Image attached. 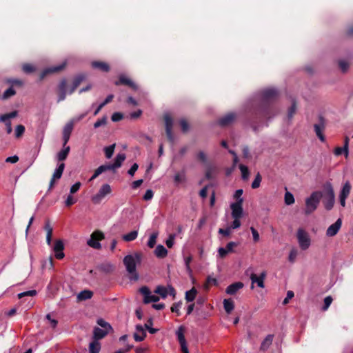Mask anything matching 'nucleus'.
Segmentation results:
<instances>
[{
    "instance_id": "69168bd1",
    "label": "nucleus",
    "mask_w": 353,
    "mask_h": 353,
    "mask_svg": "<svg viewBox=\"0 0 353 353\" xmlns=\"http://www.w3.org/2000/svg\"><path fill=\"white\" fill-rule=\"evenodd\" d=\"M154 193L152 190H148L145 194L143 195V200L145 201H149L151 200L153 197Z\"/></svg>"
},
{
    "instance_id": "72a5a7b5",
    "label": "nucleus",
    "mask_w": 353,
    "mask_h": 353,
    "mask_svg": "<svg viewBox=\"0 0 353 353\" xmlns=\"http://www.w3.org/2000/svg\"><path fill=\"white\" fill-rule=\"evenodd\" d=\"M263 95L266 99H271L275 98L277 95V91L274 89H267L263 91Z\"/></svg>"
},
{
    "instance_id": "79ce46f5",
    "label": "nucleus",
    "mask_w": 353,
    "mask_h": 353,
    "mask_svg": "<svg viewBox=\"0 0 353 353\" xmlns=\"http://www.w3.org/2000/svg\"><path fill=\"white\" fill-rule=\"evenodd\" d=\"M157 236H158L157 232H154L150 235L149 240L148 241V246L149 248H152L154 247L156 242H157Z\"/></svg>"
},
{
    "instance_id": "9d476101",
    "label": "nucleus",
    "mask_w": 353,
    "mask_h": 353,
    "mask_svg": "<svg viewBox=\"0 0 353 353\" xmlns=\"http://www.w3.org/2000/svg\"><path fill=\"white\" fill-rule=\"evenodd\" d=\"M243 199H240L235 203L231 204L232 216L233 219L241 218L243 214Z\"/></svg>"
},
{
    "instance_id": "338daca9",
    "label": "nucleus",
    "mask_w": 353,
    "mask_h": 353,
    "mask_svg": "<svg viewBox=\"0 0 353 353\" xmlns=\"http://www.w3.org/2000/svg\"><path fill=\"white\" fill-rule=\"evenodd\" d=\"M81 185V183L80 182L75 183L72 187L70 188V194H74L76 193L80 188Z\"/></svg>"
},
{
    "instance_id": "a18cd8bd",
    "label": "nucleus",
    "mask_w": 353,
    "mask_h": 353,
    "mask_svg": "<svg viewBox=\"0 0 353 353\" xmlns=\"http://www.w3.org/2000/svg\"><path fill=\"white\" fill-rule=\"evenodd\" d=\"M261 180H262V178H261L260 173H257L254 181L252 183V188L253 189H256V188H259Z\"/></svg>"
},
{
    "instance_id": "7c9ffc66",
    "label": "nucleus",
    "mask_w": 353,
    "mask_h": 353,
    "mask_svg": "<svg viewBox=\"0 0 353 353\" xmlns=\"http://www.w3.org/2000/svg\"><path fill=\"white\" fill-rule=\"evenodd\" d=\"M93 292L90 290H83L79 292L77 295V299L79 301H85L92 298Z\"/></svg>"
},
{
    "instance_id": "f257e3e1",
    "label": "nucleus",
    "mask_w": 353,
    "mask_h": 353,
    "mask_svg": "<svg viewBox=\"0 0 353 353\" xmlns=\"http://www.w3.org/2000/svg\"><path fill=\"white\" fill-rule=\"evenodd\" d=\"M322 194L321 192L316 191L311 194V195L305 200V214L312 213L318 207Z\"/></svg>"
},
{
    "instance_id": "37998d69",
    "label": "nucleus",
    "mask_w": 353,
    "mask_h": 353,
    "mask_svg": "<svg viewBox=\"0 0 353 353\" xmlns=\"http://www.w3.org/2000/svg\"><path fill=\"white\" fill-rule=\"evenodd\" d=\"M325 189L326 190L327 197H335L334 189L330 183H327L325 185Z\"/></svg>"
},
{
    "instance_id": "f704fd0d",
    "label": "nucleus",
    "mask_w": 353,
    "mask_h": 353,
    "mask_svg": "<svg viewBox=\"0 0 353 353\" xmlns=\"http://www.w3.org/2000/svg\"><path fill=\"white\" fill-rule=\"evenodd\" d=\"M273 341V335L269 334L268 335L265 339L263 340L261 345V349L263 350H267L270 345L272 344Z\"/></svg>"
},
{
    "instance_id": "cd10ccee",
    "label": "nucleus",
    "mask_w": 353,
    "mask_h": 353,
    "mask_svg": "<svg viewBox=\"0 0 353 353\" xmlns=\"http://www.w3.org/2000/svg\"><path fill=\"white\" fill-rule=\"evenodd\" d=\"M154 254L158 258H165L168 255V250L162 245H158L154 250Z\"/></svg>"
},
{
    "instance_id": "c85d7f7f",
    "label": "nucleus",
    "mask_w": 353,
    "mask_h": 353,
    "mask_svg": "<svg viewBox=\"0 0 353 353\" xmlns=\"http://www.w3.org/2000/svg\"><path fill=\"white\" fill-rule=\"evenodd\" d=\"M63 148H64L63 150H61L60 152H59L57 155V158L59 161H63L65 160L69 152H70V146H65Z\"/></svg>"
},
{
    "instance_id": "13d9d810",
    "label": "nucleus",
    "mask_w": 353,
    "mask_h": 353,
    "mask_svg": "<svg viewBox=\"0 0 353 353\" xmlns=\"http://www.w3.org/2000/svg\"><path fill=\"white\" fill-rule=\"evenodd\" d=\"M76 202H77V199H74L72 196H71L70 194L68 196V197L65 201V204L67 207H70V206L72 205L73 204H74Z\"/></svg>"
},
{
    "instance_id": "ea45409f",
    "label": "nucleus",
    "mask_w": 353,
    "mask_h": 353,
    "mask_svg": "<svg viewBox=\"0 0 353 353\" xmlns=\"http://www.w3.org/2000/svg\"><path fill=\"white\" fill-rule=\"evenodd\" d=\"M114 148H115L114 143L110 146L105 147L104 148L105 155L107 159H110L112 157V155L114 154Z\"/></svg>"
},
{
    "instance_id": "7ed1b4c3",
    "label": "nucleus",
    "mask_w": 353,
    "mask_h": 353,
    "mask_svg": "<svg viewBox=\"0 0 353 353\" xmlns=\"http://www.w3.org/2000/svg\"><path fill=\"white\" fill-rule=\"evenodd\" d=\"M112 192V188L109 184H103L98 192L93 195L91 198V201L94 204H99L101 201L108 194Z\"/></svg>"
},
{
    "instance_id": "052dcab7",
    "label": "nucleus",
    "mask_w": 353,
    "mask_h": 353,
    "mask_svg": "<svg viewBox=\"0 0 353 353\" xmlns=\"http://www.w3.org/2000/svg\"><path fill=\"white\" fill-rule=\"evenodd\" d=\"M106 122H107V119L105 117H103V118H101V119H98L94 123V127L95 128H99L100 126L101 125H104L106 124Z\"/></svg>"
},
{
    "instance_id": "ddd939ff",
    "label": "nucleus",
    "mask_w": 353,
    "mask_h": 353,
    "mask_svg": "<svg viewBox=\"0 0 353 353\" xmlns=\"http://www.w3.org/2000/svg\"><path fill=\"white\" fill-rule=\"evenodd\" d=\"M325 127V124L322 117L320 118L319 123L314 124V125L315 133L322 142L325 141V137L323 134Z\"/></svg>"
},
{
    "instance_id": "e2e57ef3",
    "label": "nucleus",
    "mask_w": 353,
    "mask_h": 353,
    "mask_svg": "<svg viewBox=\"0 0 353 353\" xmlns=\"http://www.w3.org/2000/svg\"><path fill=\"white\" fill-rule=\"evenodd\" d=\"M37 294V291L36 290H29V291H26V292H22V293H20L18 294V297L19 299L25 296H33L34 295H36Z\"/></svg>"
},
{
    "instance_id": "aec40b11",
    "label": "nucleus",
    "mask_w": 353,
    "mask_h": 353,
    "mask_svg": "<svg viewBox=\"0 0 353 353\" xmlns=\"http://www.w3.org/2000/svg\"><path fill=\"white\" fill-rule=\"evenodd\" d=\"M121 84L128 85L134 90H137V85L130 78L125 75H121L119 78V80L115 82L116 85H119Z\"/></svg>"
},
{
    "instance_id": "473e14b6",
    "label": "nucleus",
    "mask_w": 353,
    "mask_h": 353,
    "mask_svg": "<svg viewBox=\"0 0 353 353\" xmlns=\"http://www.w3.org/2000/svg\"><path fill=\"white\" fill-rule=\"evenodd\" d=\"M223 307L225 312L230 314L234 308V301L230 299H224Z\"/></svg>"
},
{
    "instance_id": "c756f323",
    "label": "nucleus",
    "mask_w": 353,
    "mask_h": 353,
    "mask_svg": "<svg viewBox=\"0 0 353 353\" xmlns=\"http://www.w3.org/2000/svg\"><path fill=\"white\" fill-rule=\"evenodd\" d=\"M101 350V343L99 341L93 339L89 345L90 353H99Z\"/></svg>"
},
{
    "instance_id": "de8ad7c7",
    "label": "nucleus",
    "mask_w": 353,
    "mask_h": 353,
    "mask_svg": "<svg viewBox=\"0 0 353 353\" xmlns=\"http://www.w3.org/2000/svg\"><path fill=\"white\" fill-rule=\"evenodd\" d=\"M15 94V90L12 88H10L3 92L2 98L3 99H8V98L14 96Z\"/></svg>"
},
{
    "instance_id": "4d7b16f0",
    "label": "nucleus",
    "mask_w": 353,
    "mask_h": 353,
    "mask_svg": "<svg viewBox=\"0 0 353 353\" xmlns=\"http://www.w3.org/2000/svg\"><path fill=\"white\" fill-rule=\"evenodd\" d=\"M97 323L99 324V325H100L102 328H103L105 330H110L112 328L109 323H108L107 322H105L104 320H103L101 319H99L97 321Z\"/></svg>"
},
{
    "instance_id": "774afa93",
    "label": "nucleus",
    "mask_w": 353,
    "mask_h": 353,
    "mask_svg": "<svg viewBox=\"0 0 353 353\" xmlns=\"http://www.w3.org/2000/svg\"><path fill=\"white\" fill-rule=\"evenodd\" d=\"M111 119L114 122L119 121L123 119V114L120 112H115L112 115Z\"/></svg>"
},
{
    "instance_id": "412c9836",
    "label": "nucleus",
    "mask_w": 353,
    "mask_h": 353,
    "mask_svg": "<svg viewBox=\"0 0 353 353\" xmlns=\"http://www.w3.org/2000/svg\"><path fill=\"white\" fill-rule=\"evenodd\" d=\"M146 332L141 325L136 326V332L134 334V339L136 341L140 342L145 339Z\"/></svg>"
},
{
    "instance_id": "3c124183",
    "label": "nucleus",
    "mask_w": 353,
    "mask_h": 353,
    "mask_svg": "<svg viewBox=\"0 0 353 353\" xmlns=\"http://www.w3.org/2000/svg\"><path fill=\"white\" fill-rule=\"evenodd\" d=\"M179 123L181 128V130L183 132H187L190 129V125L188 122L185 119H181L179 121Z\"/></svg>"
},
{
    "instance_id": "5701e85b",
    "label": "nucleus",
    "mask_w": 353,
    "mask_h": 353,
    "mask_svg": "<svg viewBox=\"0 0 353 353\" xmlns=\"http://www.w3.org/2000/svg\"><path fill=\"white\" fill-rule=\"evenodd\" d=\"M235 119V115L232 113H230L221 118L219 120V124L221 126H227L231 124Z\"/></svg>"
},
{
    "instance_id": "4468645a",
    "label": "nucleus",
    "mask_w": 353,
    "mask_h": 353,
    "mask_svg": "<svg viewBox=\"0 0 353 353\" xmlns=\"http://www.w3.org/2000/svg\"><path fill=\"white\" fill-rule=\"evenodd\" d=\"M165 124V132L169 141L173 142L174 137L172 134V125L173 121L170 115H165L164 117Z\"/></svg>"
},
{
    "instance_id": "8fccbe9b",
    "label": "nucleus",
    "mask_w": 353,
    "mask_h": 353,
    "mask_svg": "<svg viewBox=\"0 0 353 353\" xmlns=\"http://www.w3.org/2000/svg\"><path fill=\"white\" fill-rule=\"evenodd\" d=\"M64 249L63 243L61 240H57L54 243L53 250L54 252L63 251Z\"/></svg>"
},
{
    "instance_id": "680f3d73",
    "label": "nucleus",
    "mask_w": 353,
    "mask_h": 353,
    "mask_svg": "<svg viewBox=\"0 0 353 353\" xmlns=\"http://www.w3.org/2000/svg\"><path fill=\"white\" fill-rule=\"evenodd\" d=\"M216 283H217V281H216V279L208 276L207 278L206 283L205 284V288L208 289L210 285H216Z\"/></svg>"
},
{
    "instance_id": "f3484780",
    "label": "nucleus",
    "mask_w": 353,
    "mask_h": 353,
    "mask_svg": "<svg viewBox=\"0 0 353 353\" xmlns=\"http://www.w3.org/2000/svg\"><path fill=\"white\" fill-rule=\"evenodd\" d=\"M265 276H266L265 272H263L259 276L256 274L253 273L250 275V279L252 281V284L256 283L259 287L263 288H264V280L265 279ZM254 288V285H252V288Z\"/></svg>"
},
{
    "instance_id": "4c0bfd02",
    "label": "nucleus",
    "mask_w": 353,
    "mask_h": 353,
    "mask_svg": "<svg viewBox=\"0 0 353 353\" xmlns=\"http://www.w3.org/2000/svg\"><path fill=\"white\" fill-rule=\"evenodd\" d=\"M197 294V291L194 288H192L190 290L187 291L185 293V299L187 301H192Z\"/></svg>"
},
{
    "instance_id": "c03bdc74",
    "label": "nucleus",
    "mask_w": 353,
    "mask_h": 353,
    "mask_svg": "<svg viewBox=\"0 0 353 353\" xmlns=\"http://www.w3.org/2000/svg\"><path fill=\"white\" fill-rule=\"evenodd\" d=\"M285 203L286 205H292L294 203V196L289 192L285 194Z\"/></svg>"
},
{
    "instance_id": "864d4df0",
    "label": "nucleus",
    "mask_w": 353,
    "mask_h": 353,
    "mask_svg": "<svg viewBox=\"0 0 353 353\" xmlns=\"http://www.w3.org/2000/svg\"><path fill=\"white\" fill-rule=\"evenodd\" d=\"M333 299L331 296H327L324 299V305L322 308L323 311H325L328 309L330 305H331Z\"/></svg>"
},
{
    "instance_id": "e433bc0d",
    "label": "nucleus",
    "mask_w": 353,
    "mask_h": 353,
    "mask_svg": "<svg viewBox=\"0 0 353 353\" xmlns=\"http://www.w3.org/2000/svg\"><path fill=\"white\" fill-rule=\"evenodd\" d=\"M335 203V197H327L324 201L323 204L326 210H330Z\"/></svg>"
},
{
    "instance_id": "58836bf2",
    "label": "nucleus",
    "mask_w": 353,
    "mask_h": 353,
    "mask_svg": "<svg viewBox=\"0 0 353 353\" xmlns=\"http://www.w3.org/2000/svg\"><path fill=\"white\" fill-rule=\"evenodd\" d=\"M239 169L241 172L242 179L243 180H248L250 174V172L248 167L243 164H241L239 165Z\"/></svg>"
},
{
    "instance_id": "bb28decb",
    "label": "nucleus",
    "mask_w": 353,
    "mask_h": 353,
    "mask_svg": "<svg viewBox=\"0 0 353 353\" xmlns=\"http://www.w3.org/2000/svg\"><path fill=\"white\" fill-rule=\"evenodd\" d=\"M44 228L47 233L46 234V242H47L48 245H50L51 244V241H52L53 229H52V227L51 226L49 221H47L46 222Z\"/></svg>"
},
{
    "instance_id": "2eb2a0df",
    "label": "nucleus",
    "mask_w": 353,
    "mask_h": 353,
    "mask_svg": "<svg viewBox=\"0 0 353 353\" xmlns=\"http://www.w3.org/2000/svg\"><path fill=\"white\" fill-rule=\"evenodd\" d=\"M66 65V61L63 62L62 63L55 65V66H51L43 71V72L41 74V79H43L47 74H52L56 73L61 71L65 68Z\"/></svg>"
},
{
    "instance_id": "49530a36",
    "label": "nucleus",
    "mask_w": 353,
    "mask_h": 353,
    "mask_svg": "<svg viewBox=\"0 0 353 353\" xmlns=\"http://www.w3.org/2000/svg\"><path fill=\"white\" fill-rule=\"evenodd\" d=\"M22 69L23 71L27 74L32 73L35 70V68L34 67V65L30 63L23 64L22 66Z\"/></svg>"
},
{
    "instance_id": "393cba45",
    "label": "nucleus",
    "mask_w": 353,
    "mask_h": 353,
    "mask_svg": "<svg viewBox=\"0 0 353 353\" xmlns=\"http://www.w3.org/2000/svg\"><path fill=\"white\" fill-rule=\"evenodd\" d=\"M93 68L98 69L102 72H108L110 70V65L103 61H93L92 63Z\"/></svg>"
},
{
    "instance_id": "20e7f679",
    "label": "nucleus",
    "mask_w": 353,
    "mask_h": 353,
    "mask_svg": "<svg viewBox=\"0 0 353 353\" xmlns=\"http://www.w3.org/2000/svg\"><path fill=\"white\" fill-rule=\"evenodd\" d=\"M104 234L100 230H95L90 236V239L87 241V244L94 249H101L100 241L104 239Z\"/></svg>"
},
{
    "instance_id": "dca6fc26",
    "label": "nucleus",
    "mask_w": 353,
    "mask_h": 353,
    "mask_svg": "<svg viewBox=\"0 0 353 353\" xmlns=\"http://www.w3.org/2000/svg\"><path fill=\"white\" fill-rule=\"evenodd\" d=\"M64 168H65V164L63 163H61L59 165L58 168L54 170L52 177L50 180V189H51L54 186V183H55L56 181L61 179V176L63 174Z\"/></svg>"
},
{
    "instance_id": "09e8293b",
    "label": "nucleus",
    "mask_w": 353,
    "mask_h": 353,
    "mask_svg": "<svg viewBox=\"0 0 353 353\" xmlns=\"http://www.w3.org/2000/svg\"><path fill=\"white\" fill-rule=\"evenodd\" d=\"M25 132V127L23 125H18L15 129L16 138H20Z\"/></svg>"
},
{
    "instance_id": "b1692460",
    "label": "nucleus",
    "mask_w": 353,
    "mask_h": 353,
    "mask_svg": "<svg viewBox=\"0 0 353 353\" xmlns=\"http://www.w3.org/2000/svg\"><path fill=\"white\" fill-rule=\"evenodd\" d=\"M109 330L103 328L94 327L93 331V339L99 341L104 338L108 333Z\"/></svg>"
},
{
    "instance_id": "bf43d9fd",
    "label": "nucleus",
    "mask_w": 353,
    "mask_h": 353,
    "mask_svg": "<svg viewBox=\"0 0 353 353\" xmlns=\"http://www.w3.org/2000/svg\"><path fill=\"white\" fill-rule=\"evenodd\" d=\"M297 250L296 249H292L289 254V261L291 263H294L296 259L297 256Z\"/></svg>"
},
{
    "instance_id": "6e6d98bb",
    "label": "nucleus",
    "mask_w": 353,
    "mask_h": 353,
    "mask_svg": "<svg viewBox=\"0 0 353 353\" xmlns=\"http://www.w3.org/2000/svg\"><path fill=\"white\" fill-rule=\"evenodd\" d=\"M181 302H179V303H174L172 304V305L171 306V311L172 312H175L177 314L178 316L180 315V312H179V310L181 308Z\"/></svg>"
},
{
    "instance_id": "a19ab883",
    "label": "nucleus",
    "mask_w": 353,
    "mask_h": 353,
    "mask_svg": "<svg viewBox=\"0 0 353 353\" xmlns=\"http://www.w3.org/2000/svg\"><path fill=\"white\" fill-rule=\"evenodd\" d=\"M17 116V112L13 111L12 112L2 114L0 116V121H9L10 119L14 118Z\"/></svg>"
},
{
    "instance_id": "f03ea898",
    "label": "nucleus",
    "mask_w": 353,
    "mask_h": 353,
    "mask_svg": "<svg viewBox=\"0 0 353 353\" xmlns=\"http://www.w3.org/2000/svg\"><path fill=\"white\" fill-rule=\"evenodd\" d=\"M140 260L138 254L134 256L132 255H127L123 259V263L126 268L127 271L131 274V279L134 281L138 279V274L136 272L137 261Z\"/></svg>"
},
{
    "instance_id": "423d86ee",
    "label": "nucleus",
    "mask_w": 353,
    "mask_h": 353,
    "mask_svg": "<svg viewBox=\"0 0 353 353\" xmlns=\"http://www.w3.org/2000/svg\"><path fill=\"white\" fill-rule=\"evenodd\" d=\"M154 292L159 294L162 299H165L168 294L172 296L173 299H175L176 296V290L172 285H168L166 287L158 285Z\"/></svg>"
},
{
    "instance_id": "2f4dec72",
    "label": "nucleus",
    "mask_w": 353,
    "mask_h": 353,
    "mask_svg": "<svg viewBox=\"0 0 353 353\" xmlns=\"http://www.w3.org/2000/svg\"><path fill=\"white\" fill-rule=\"evenodd\" d=\"M125 159V154L124 153L118 154L114 159V162L113 163L114 168L115 169L119 168L121 166L123 162Z\"/></svg>"
},
{
    "instance_id": "603ef678",
    "label": "nucleus",
    "mask_w": 353,
    "mask_h": 353,
    "mask_svg": "<svg viewBox=\"0 0 353 353\" xmlns=\"http://www.w3.org/2000/svg\"><path fill=\"white\" fill-rule=\"evenodd\" d=\"M98 170L101 173H103V172H105L108 170H115V168H114L113 164H107V165H100L98 168Z\"/></svg>"
},
{
    "instance_id": "a211bd4d",
    "label": "nucleus",
    "mask_w": 353,
    "mask_h": 353,
    "mask_svg": "<svg viewBox=\"0 0 353 353\" xmlns=\"http://www.w3.org/2000/svg\"><path fill=\"white\" fill-rule=\"evenodd\" d=\"M237 245V243L233 241L229 242L225 248H219L218 250L219 256L220 258L223 259L229 252H234L233 249Z\"/></svg>"
},
{
    "instance_id": "5fc2aeb1",
    "label": "nucleus",
    "mask_w": 353,
    "mask_h": 353,
    "mask_svg": "<svg viewBox=\"0 0 353 353\" xmlns=\"http://www.w3.org/2000/svg\"><path fill=\"white\" fill-rule=\"evenodd\" d=\"M176 237V235L174 234H170L168 239L165 241V244L168 246V248H172L174 245V239Z\"/></svg>"
},
{
    "instance_id": "9b49d317",
    "label": "nucleus",
    "mask_w": 353,
    "mask_h": 353,
    "mask_svg": "<svg viewBox=\"0 0 353 353\" xmlns=\"http://www.w3.org/2000/svg\"><path fill=\"white\" fill-rule=\"evenodd\" d=\"M351 188H352V186H351L350 183L349 181H346L344 183V185L341 190V192L339 194V200H340V203L343 207L345 206V200L348 197V196L350 193Z\"/></svg>"
},
{
    "instance_id": "0eeeda50",
    "label": "nucleus",
    "mask_w": 353,
    "mask_h": 353,
    "mask_svg": "<svg viewBox=\"0 0 353 353\" xmlns=\"http://www.w3.org/2000/svg\"><path fill=\"white\" fill-rule=\"evenodd\" d=\"M68 90L67 80L63 79L59 82L56 89V93L58 96L57 102L62 101L65 99Z\"/></svg>"
},
{
    "instance_id": "39448f33",
    "label": "nucleus",
    "mask_w": 353,
    "mask_h": 353,
    "mask_svg": "<svg viewBox=\"0 0 353 353\" xmlns=\"http://www.w3.org/2000/svg\"><path fill=\"white\" fill-rule=\"evenodd\" d=\"M297 239L302 250H307L310 247V238L307 232L302 228H299L297 231Z\"/></svg>"
},
{
    "instance_id": "4be33fe9",
    "label": "nucleus",
    "mask_w": 353,
    "mask_h": 353,
    "mask_svg": "<svg viewBox=\"0 0 353 353\" xmlns=\"http://www.w3.org/2000/svg\"><path fill=\"white\" fill-rule=\"evenodd\" d=\"M243 288V283L241 282H236L230 285L226 288V293L230 295L235 294L238 290Z\"/></svg>"
},
{
    "instance_id": "6ab92c4d",
    "label": "nucleus",
    "mask_w": 353,
    "mask_h": 353,
    "mask_svg": "<svg viewBox=\"0 0 353 353\" xmlns=\"http://www.w3.org/2000/svg\"><path fill=\"white\" fill-rule=\"evenodd\" d=\"M342 221L341 219L336 220V221L332 224L326 231V235L327 236H335L341 227Z\"/></svg>"
},
{
    "instance_id": "0e129e2a",
    "label": "nucleus",
    "mask_w": 353,
    "mask_h": 353,
    "mask_svg": "<svg viewBox=\"0 0 353 353\" xmlns=\"http://www.w3.org/2000/svg\"><path fill=\"white\" fill-rule=\"evenodd\" d=\"M339 64L342 72H345L349 68V63L347 62L342 60L339 61Z\"/></svg>"
},
{
    "instance_id": "1a4fd4ad",
    "label": "nucleus",
    "mask_w": 353,
    "mask_h": 353,
    "mask_svg": "<svg viewBox=\"0 0 353 353\" xmlns=\"http://www.w3.org/2000/svg\"><path fill=\"white\" fill-rule=\"evenodd\" d=\"M185 329L183 326H180L176 332L177 339L180 343L181 350L183 353H189L187 342L184 336Z\"/></svg>"
},
{
    "instance_id": "c9c22d12",
    "label": "nucleus",
    "mask_w": 353,
    "mask_h": 353,
    "mask_svg": "<svg viewBox=\"0 0 353 353\" xmlns=\"http://www.w3.org/2000/svg\"><path fill=\"white\" fill-rule=\"evenodd\" d=\"M138 232L136 230L132 231L123 236V239L126 242H130L135 240L137 238Z\"/></svg>"
},
{
    "instance_id": "6e6552de",
    "label": "nucleus",
    "mask_w": 353,
    "mask_h": 353,
    "mask_svg": "<svg viewBox=\"0 0 353 353\" xmlns=\"http://www.w3.org/2000/svg\"><path fill=\"white\" fill-rule=\"evenodd\" d=\"M141 294L143 296V303H155L157 302L159 300V297L158 296H156L154 294H152L150 289L146 287L143 286L140 288L139 290Z\"/></svg>"
},
{
    "instance_id": "f8f14e48",
    "label": "nucleus",
    "mask_w": 353,
    "mask_h": 353,
    "mask_svg": "<svg viewBox=\"0 0 353 353\" xmlns=\"http://www.w3.org/2000/svg\"><path fill=\"white\" fill-rule=\"evenodd\" d=\"M73 128H74V121H69L64 126L63 130V147H65L66 145V144L68 143V142L70 139V134L73 130Z\"/></svg>"
},
{
    "instance_id": "a878e982",
    "label": "nucleus",
    "mask_w": 353,
    "mask_h": 353,
    "mask_svg": "<svg viewBox=\"0 0 353 353\" xmlns=\"http://www.w3.org/2000/svg\"><path fill=\"white\" fill-rule=\"evenodd\" d=\"M85 79V77L83 75H79L76 77L72 81V85L68 90V93L72 94L74 92V90L79 87V85L81 83V82Z\"/></svg>"
}]
</instances>
